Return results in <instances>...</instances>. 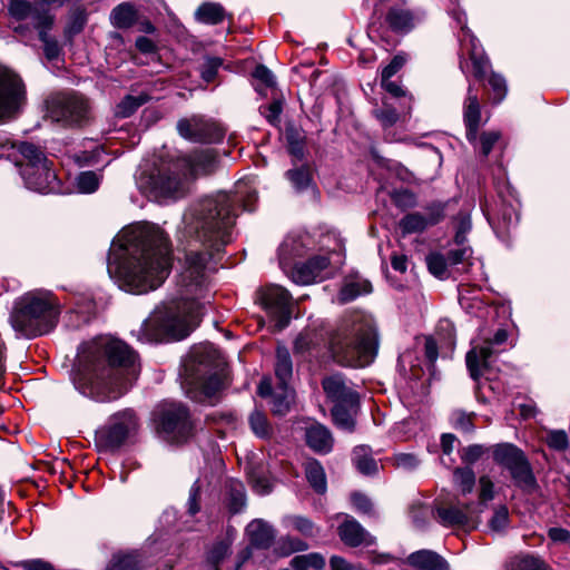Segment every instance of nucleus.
Returning a JSON list of instances; mask_svg holds the SVG:
<instances>
[{"label": "nucleus", "instance_id": "nucleus-22", "mask_svg": "<svg viewBox=\"0 0 570 570\" xmlns=\"http://www.w3.org/2000/svg\"><path fill=\"white\" fill-rule=\"evenodd\" d=\"M338 535L344 544L356 548L375 544V537L367 532L355 519L346 518L338 527Z\"/></svg>", "mask_w": 570, "mask_h": 570}, {"label": "nucleus", "instance_id": "nucleus-34", "mask_svg": "<svg viewBox=\"0 0 570 570\" xmlns=\"http://www.w3.org/2000/svg\"><path fill=\"white\" fill-rule=\"evenodd\" d=\"M188 163L193 175H206L215 168L216 154L209 148L200 150L191 155Z\"/></svg>", "mask_w": 570, "mask_h": 570}, {"label": "nucleus", "instance_id": "nucleus-55", "mask_svg": "<svg viewBox=\"0 0 570 570\" xmlns=\"http://www.w3.org/2000/svg\"><path fill=\"white\" fill-rule=\"evenodd\" d=\"M489 86L492 90V99L495 104L501 102L505 95H507V82L505 79L498 75L492 72L488 79Z\"/></svg>", "mask_w": 570, "mask_h": 570}, {"label": "nucleus", "instance_id": "nucleus-25", "mask_svg": "<svg viewBox=\"0 0 570 570\" xmlns=\"http://www.w3.org/2000/svg\"><path fill=\"white\" fill-rule=\"evenodd\" d=\"M9 13L17 20L30 19L33 27L38 29V22L42 17L53 18L47 8L39 6L38 0L29 2L27 0H11L9 3Z\"/></svg>", "mask_w": 570, "mask_h": 570}, {"label": "nucleus", "instance_id": "nucleus-9", "mask_svg": "<svg viewBox=\"0 0 570 570\" xmlns=\"http://www.w3.org/2000/svg\"><path fill=\"white\" fill-rule=\"evenodd\" d=\"M493 460L510 472L515 485L531 493L535 488V478L524 453L513 444H498L493 450Z\"/></svg>", "mask_w": 570, "mask_h": 570}, {"label": "nucleus", "instance_id": "nucleus-54", "mask_svg": "<svg viewBox=\"0 0 570 570\" xmlns=\"http://www.w3.org/2000/svg\"><path fill=\"white\" fill-rule=\"evenodd\" d=\"M249 424L253 432L259 438H266L269 434L271 428L264 413L254 411L249 415Z\"/></svg>", "mask_w": 570, "mask_h": 570}, {"label": "nucleus", "instance_id": "nucleus-13", "mask_svg": "<svg viewBox=\"0 0 570 570\" xmlns=\"http://www.w3.org/2000/svg\"><path fill=\"white\" fill-rule=\"evenodd\" d=\"M258 299L278 330L288 325L292 316L293 298L286 288L274 284L265 286L261 289Z\"/></svg>", "mask_w": 570, "mask_h": 570}, {"label": "nucleus", "instance_id": "nucleus-3", "mask_svg": "<svg viewBox=\"0 0 570 570\" xmlns=\"http://www.w3.org/2000/svg\"><path fill=\"white\" fill-rule=\"evenodd\" d=\"M137 355L122 341L99 337L80 356L75 387L85 396L109 402L122 396L137 376Z\"/></svg>", "mask_w": 570, "mask_h": 570}, {"label": "nucleus", "instance_id": "nucleus-8", "mask_svg": "<svg viewBox=\"0 0 570 570\" xmlns=\"http://www.w3.org/2000/svg\"><path fill=\"white\" fill-rule=\"evenodd\" d=\"M485 509L487 501H441L431 513L444 527L475 529Z\"/></svg>", "mask_w": 570, "mask_h": 570}, {"label": "nucleus", "instance_id": "nucleus-17", "mask_svg": "<svg viewBox=\"0 0 570 570\" xmlns=\"http://www.w3.org/2000/svg\"><path fill=\"white\" fill-rule=\"evenodd\" d=\"M450 14L455 20L456 24L461 29L459 35V41L461 47L470 45L469 53L473 63V75L476 79L481 80L485 77L489 67V61L485 59L478 49V39L473 36L471 30L466 27V16L462 10L453 9Z\"/></svg>", "mask_w": 570, "mask_h": 570}, {"label": "nucleus", "instance_id": "nucleus-39", "mask_svg": "<svg viewBox=\"0 0 570 570\" xmlns=\"http://www.w3.org/2000/svg\"><path fill=\"white\" fill-rule=\"evenodd\" d=\"M497 233L509 232L519 222V214L512 205H503L498 215L497 223L488 218Z\"/></svg>", "mask_w": 570, "mask_h": 570}, {"label": "nucleus", "instance_id": "nucleus-4", "mask_svg": "<svg viewBox=\"0 0 570 570\" xmlns=\"http://www.w3.org/2000/svg\"><path fill=\"white\" fill-rule=\"evenodd\" d=\"M328 352L345 366L371 364L379 350V334L373 318L362 312L346 313L328 333Z\"/></svg>", "mask_w": 570, "mask_h": 570}, {"label": "nucleus", "instance_id": "nucleus-41", "mask_svg": "<svg viewBox=\"0 0 570 570\" xmlns=\"http://www.w3.org/2000/svg\"><path fill=\"white\" fill-rule=\"evenodd\" d=\"M372 292V284L368 281H353L346 283L340 291L338 301L341 303H347L355 299L362 294Z\"/></svg>", "mask_w": 570, "mask_h": 570}, {"label": "nucleus", "instance_id": "nucleus-24", "mask_svg": "<svg viewBox=\"0 0 570 570\" xmlns=\"http://www.w3.org/2000/svg\"><path fill=\"white\" fill-rule=\"evenodd\" d=\"M306 444L314 452L327 454L334 446L332 432L323 424L314 422L305 429Z\"/></svg>", "mask_w": 570, "mask_h": 570}, {"label": "nucleus", "instance_id": "nucleus-50", "mask_svg": "<svg viewBox=\"0 0 570 570\" xmlns=\"http://www.w3.org/2000/svg\"><path fill=\"white\" fill-rule=\"evenodd\" d=\"M373 114L384 128L392 127L399 120V112L396 109L386 102H384L381 108L374 109Z\"/></svg>", "mask_w": 570, "mask_h": 570}, {"label": "nucleus", "instance_id": "nucleus-53", "mask_svg": "<svg viewBox=\"0 0 570 570\" xmlns=\"http://www.w3.org/2000/svg\"><path fill=\"white\" fill-rule=\"evenodd\" d=\"M253 77L262 85L256 86V90L261 94H263V89L273 88L276 83L273 72L264 65H259L255 68Z\"/></svg>", "mask_w": 570, "mask_h": 570}, {"label": "nucleus", "instance_id": "nucleus-1", "mask_svg": "<svg viewBox=\"0 0 570 570\" xmlns=\"http://www.w3.org/2000/svg\"><path fill=\"white\" fill-rule=\"evenodd\" d=\"M257 191L250 179H240L234 195L218 193L200 199L184 215L180 244L184 264L178 275V296L156 307L136 334L142 343L183 340L199 322L203 304L209 289V274L215 271V256L229 240L236 217L235 202L252 212Z\"/></svg>", "mask_w": 570, "mask_h": 570}, {"label": "nucleus", "instance_id": "nucleus-45", "mask_svg": "<svg viewBox=\"0 0 570 570\" xmlns=\"http://www.w3.org/2000/svg\"><path fill=\"white\" fill-rule=\"evenodd\" d=\"M147 98L148 97L146 95L126 96L117 106V115L121 117H129L147 101Z\"/></svg>", "mask_w": 570, "mask_h": 570}, {"label": "nucleus", "instance_id": "nucleus-20", "mask_svg": "<svg viewBox=\"0 0 570 570\" xmlns=\"http://www.w3.org/2000/svg\"><path fill=\"white\" fill-rule=\"evenodd\" d=\"M443 216V206L433 204L426 207L425 214L413 212L404 215L399 222V228L402 236L421 234L430 226H434L441 222Z\"/></svg>", "mask_w": 570, "mask_h": 570}, {"label": "nucleus", "instance_id": "nucleus-23", "mask_svg": "<svg viewBox=\"0 0 570 570\" xmlns=\"http://www.w3.org/2000/svg\"><path fill=\"white\" fill-rule=\"evenodd\" d=\"M463 119L466 128V139L471 144H475L481 120V106L478 94L474 92L472 86L468 88V95L463 106Z\"/></svg>", "mask_w": 570, "mask_h": 570}, {"label": "nucleus", "instance_id": "nucleus-33", "mask_svg": "<svg viewBox=\"0 0 570 570\" xmlns=\"http://www.w3.org/2000/svg\"><path fill=\"white\" fill-rule=\"evenodd\" d=\"M275 375L278 381L277 385H288L293 376V363L289 351L283 345L276 348Z\"/></svg>", "mask_w": 570, "mask_h": 570}, {"label": "nucleus", "instance_id": "nucleus-40", "mask_svg": "<svg viewBox=\"0 0 570 570\" xmlns=\"http://www.w3.org/2000/svg\"><path fill=\"white\" fill-rule=\"evenodd\" d=\"M217 488V480L214 475L204 474L199 476L190 488L189 499L196 500L202 497H215Z\"/></svg>", "mask_w": 570, "mask_h": 570}, {"label": "nucleus", "instance_id": "nucleus-56", "mask_svg": "<svg viewBox=\"0 0 570 570\" xmlns=\"http://www.w3.org/2000/svg\"><path fill=\"white\" fill-rule=\"evenodd\" d=\"M111 570H139V554L132 552L115 557Z\"/></svg>", "mask_w": 570, "mask_h": 570}, {"label": "nucleus", "instance_id": "nucleus-48", "mask_svg": "<svg viewBox=\"0 0 570 570\" xmlns=\"http://www.w3.org/2000/svg\"><path fill=\"white\" fill-rule=\"evenodd\" d=\"M78 190L82 194H91L98 189L99 177L94 171H83L76 178Z\"/></svg>", "mask_w": 570, "mask_h": 570}, {"label": "nucleus", "instance_id": "nucleus-18", "mask_svg": "<svg viewBox=\"0 0 570 570\" xmlns=\"http://www.w3.org/2000/svg\"><path fill=\"white\" fill-rule=\"evenodd\" d=\"M146 183L150 194L156 198L175 196L181 190L183 186V180L176 165L154 169Z\"/></svg>", "mask_w": 570, "mask_h": 570}, {"label": "nucleus", "instance_id": "nucleus-36", "mask_svg": "<svg viewBox=\"0 0 570 570\" xmlns=\"http://www.w3.org/2000/svg\"><path fill=\"white\" fill-rule=\"evenodd\" d=\"M286 178L297 193H303L314 187L312 170L307 165H302L286 171Z\"/></svg>", "mask_w": 570, "mask_h": 570}, {"label": "nucleus", "instance_id": "nucleus-2", "mask_svg": "<svg viewBox=\"0 0 570 570\" xmlns=\"http://www.w3.org/2000/svg\"><path fill=\"white\" fill-rule=\"evenodd\" d=\"M171 267V244L164 229L140 222L125 227L114 239L108 273L118 286L132 294L159 287Z\"/></svg>", "mask_w": 570, "mask_h": 570}, {"label": "nucleus", "instance_id": "nucleus-12", "mask_svg": "<svg viewBox=\"0 0 570 570\" xmlns=\"http://www.w3.org/2000/svg\"><path fill=\"white\" fill-rule=\"evenodd\" d=\"M137 429L138 419L132 410L127 409L112 414L98 431V438L106 448L117 449L136 433Z\"/></svg>", "mask_w": 570, "mask_h": 570}, {"label": "nucleus", "instance_id": "nucleus-61", "mask_svg": "<svg viewBox=\"0 0 570 570\" xmlns=\"http://www.w3.org/2000/svg\"><path fill=\"white\" fill-rule=\"evenodd\" d=\"M438 335L443 340L448 347L453 348L455 345V331L452 322L449 320L440 321L438 325Z\"/></svg>", "mask_w": 570, "mask_h": 570}, {"label": "nucleus", "instance_id": "nucleus-51", "mask_svg": "<svg viewBox=\"0 0 570 570\" xmlns=\"http://www.w3.org/2000/svg\"><path fill=\"white\" fill-rule=\"evenodd\" d=\"M546 442L554 451H566L569 448V438L563 430H551L548 432Z\"/></svg>", "mask_w": 570, "mask_h": 570}, {"label": "nucleus", "instance_id": "nucleus-15", "mask_svg": "<svg viewBox=\"0 0 570 570\" xmlns=\"http://www.w3.org/2000/svg\"><path fill=\"white\" fill-rule=\"evenodd\" d=\"M177 130L183 138L194 142L213 144L224 136L216 122L202 116L180 119L177 122Z\"/></svg>", "mask_w": 570, "mask_h": 570}, {"label": "nucleus", "instance_id": "nucleus-64", "mask_svg": "<svg viewBox=\"0 0 570 570\" xmlns=\"http://www.w3.org/2000/svg\"><path fill=\"white\" fill-rule=\"evenodd\" d=\"M229 552V544L225 541H219L213 546L208 553V560L217 568L218 563L226 558ZM218 570V569H216Z\"/></svg>", "mask_w": 570, "mask_h": 570}, {"label": "nucleus", "instance_id": "nucleus-30", "mask_svg": "<svg viewBox=\"0 0 570 570\" xmlns=\"http://www.w3.org/2000/svg\"><path fill=\"white\" fill-rule=\"evenodd\" d=\"M53 24V18L42 17L38 22L39 39L43 43V53L49 61H53L59 58L61 48L59 42L48 35V31Z\"/></svg>", "mask_w": 570, "mask_h": 570}, {"label": "nucleus", "instance_id": "nucleus-16", "mask_svg": "<svg viewBox=\"0 0 570 570\" xmlns=\"http://www.w3.org/2000/svg\"><path fill=\"white\" fill-rule=\"evenodd\" d=\"M186 395L199 403H214L216 394L223 386V381L217 372L197 371L196 376L187 379L184 384Z\"/></svg>", "mask_w": 570, "mask_h": 570}, {"label": "nucleus", "instance_id": "nucleus-57", "mask_svg": "<svg viewBox=\"0 0 570 570\" xmlns=\"http://www.w3.org/2000/svg\"><path fill=\"white\" fill-rule=\"evenodd\" d=\"M223 65V60L218 57H208L205 59L200 68V76L206 82L215 79L218 69Z\"/></svg>", "mask_w": 570, "mask_h": 570}, {"label": "nucleus", "instance_id": "nucleus-42", "mask_svg": "<svg viewBox=\"0 0 570 570\" xmlns=\"http://www.w3.org/2000/svg\"><path fill=\"white\" fill-rule=\"evenodd\" d=\"M277 390L278 392L273 394L272 411L274 414L284 415L289 410L294 399V392L288 385H277Z\"/></svg>", "mask_w": 570, "mask_h": 570}, {"label": "nucleus", "instance_id": "nucleus-47", "mask_svg": "<svg viewBox=\"0 0 570 570\" xmlns=\"http://www.w3.org/2000/svg\"><path fill=\"white\" fill-rule=\"evenodd\" d=\"M426 265L431 274L439 278L446 275V267L450 265L446 257L440 253H431L426 256Z\"/></svg>", "mask_w": 570, "mask_h": 570}, {"label": "nucleus", "instance_id": "nucleus-7", "mask_svg": "<svg viewBox=\"0 0 570 570\" xmlns=\"http://www.w3.org/2000/svg\"><path fill=\"white\" fill-rule=\"evenodd\" d=\"M46 116L65 127H79L90 119L89 100L77 91L56 92L46 101Z\"/></svg>", "mask_w": 570, "mask_h": 570}, {"label": "nucleus", "instance_id": "nucleus-32", "mask_svg": "<svg viewBox=\"0 0 570 570\" xmlns=\"http://www.w3.org/2000/svg\"><path fill=\"white\" fill-rule=\"evenodd\" d=\"M358 405L335 404L332 409L333 422L337 429L352 433L355 430V416Z\"/></svg>", "mask_w": 570, "mask_h": 570}, {"label": "nucleus", "instance_id": "nucleus-19", "mask_svg": "<svg viewBox=\"0 0 570 570\" xmlns=\"http://www.w3.org/2000/svg\"><path fill=\"white\" fill-rule=\"evenodd\" d=\"M289 269V277L296 284L309 285L322 282L331 275L330 258L325 255H317L305 263L294 264Z\"/></svg>", "mask_w": 570, "mask_h": 570}, {"label": "nucleus", "instance_id": "nucleus-43", "mask_svg": "<svg viewBox=\"0 0 570 570\" xmlns=\"http://www.w3.org/2000/svg\"><path fill=\"white\" fill-rule=\"evenodd\" d=\"M224 8L218 3H203L196 11L199 21L209 24H217L224 20Z\"/></svg>", "mask_w": 570, "mask_h": 570}, {"label": "nucleus", "instance_id": "nucleus-38", "mask_svg": "<svg viewBox=\"0 0 570 570\" xmlns=\"http://www.w3.org/2000/svg\"><path fill=\"white\" fill-rule=\"evenodd\" d=\"M325 566V558L318 552L298 554L291 560V567L293 570H323Z\"/></svg>", "mask_w": 570, "mask_h": 570}, {"label": "nucleus", "instance_id": "nucleus-5", "mask_svg": "<svg viewBox=\"0 0 570 570\" xmlns=\"http://www.w3.org/2000/svg\"><path fill=\"white\" fill-rule=\"evenodd\" d=\"M59 313L58 303L49 291L35 289L14 301L9 320L14 332L31 338L53 330Z\"/></svg>", "mask_w": 570, "mask_h": 570}, {"label": "nucleus", "instance_id": "nucleus-46", "mask_svg": "<svg viewBox=\"0 0 570 570\" xmlns=\"http://www.w3.org/2000/svg\"><path fill=\"white\" fill-rule=\"evenodd\" d=\"M472 228L471 217L468 212H460L455 218V236L454 242L456 245H464L466 235Z\"/></svg>", "mask_w": 570, "mask_h": 570}, {"label": "nucleus", "instance_id": "nucleus-35", "mask_svg": "<svg viewBox=\"0 0 570 570\" xmlns=\"http://www.w3.org/2000/svg\"><path fill=\"white\" fill-rule=\"evenodd\" d=\"M305 474L315 493L318 495L325 494L327 489L326 476L322 464L317 460L311 459L306 461Z\"/></svg>", "mask_w": 570, "mask_h": 570}, {"label": "nucleus", "instance_id": "nucleus-31", "mask_svg": "<svg viewBox=\"0 0 570 570\" xmlns=\"http://www.w3.org/2000/svg\"><path fill=\"white\" fill-rule=\"evenodd\" d=\"M352 461L356 470L364 475H374L379 471V464L373 458L372 449L367 445L355 446Z\"/></svg>", "mask_w": 570, "mask_h": 570}, {"label": "nucleus", "instance_id": "nucleus-60", "mask_svg": "<svg viewBox=\"0 0 570 570\" xmlns=\"http://www.w3.org/2000/svg\"><path fill=\"white\" fill-rule=\"evenodd\" d=\"M508 523H509V510L507 507L501 505L494 511V513L489 522V525H490L491 530L500 532V531H503L508 527Z\"/></svg>", "mask_w": 570, "mask_h": 570}, {"label": "nucleus", "instance_id": "nucleus-28", "mask_svg": "<svg viewBox=\"0 0 570 570\" xmlns=\"http://www.w3.org/2000/svg\"><path fill=\"white\" fill-rule=\"evenodd\" d=\"M305 247L306 246L302 237H288L282 243L278 249V257L279 265L285 273H288L295 257H299L305 254Z\"/></svg>", "mask_w": 570, "mask_h": 570}, {"label": "nucleus", "instance_id": "nucleus-10", "mask_svg": "<svg viewBox=\"0 0 570 570\" xmlns=\"http://www.w3.org/2000/svg\"><path fill=\"white\" fill-rule=\"evenodd\" d=\"M157 431L160 436L173 443L185 441L191 432L188 409L178 403L165 405L157 417Z\"/></svg>", "mask_w": 570, "mask_h": 570}, {"label": "nucleus", "instance_id": "nucleus-63", "mask_svg": "<svg viewBox=\"0 0 570 570\" xmlns=\"http://www.w3.org/2000/svg\"><path fill=\"white\" fill-rule=\"evenodd\" d=\"M405 62L406 57L404 55H395L390 63L383 68L381 79H391L401 70Z\"/></svg>", "mask_w": 570, "mask_h": 570}, {"label": "nucleus", "instance_id": "nucleus-59", "mask_svg": "<svg viewBox=\"0 0 570 570\" xmlns=\"http://www.w3.org/2000/svg\"><path fill=\"white\" fill-rule=\"evenodd\" d=\"M510 570H547L543 562L534 557H522L520 559H515L511 566Z\"/></svg>", "mask_w": 570, "mask_h": 570}, {"label": "nucleus", "instance_id": "nucleus-52", "mask_svg": "<svg viewBox=\"0 0 570 570\" xmlns=\"http://www.w3.org/2000/svg\"><path fill=\"white\" fill-rule=\"evenodd\" d=\"M393 461H394V465L397 469H401V470L407 471V472H412V471L416 470L421 464V460L414 453H403V452L396 453L393 456Z\"/></svg>", "mask_w": 570, "mask_h": 570}, {"label": "nucleus", "instance_id": "nucleus-37", "mask_svg": "<svg viewBox=\"0 0 570 570\" xmlns=\"http://www.w3.org/2000/svg\"><path fill=\"white\" fill-rule=\"evenodd\" d=\"M137 20V11L132 4L124 2L118 4L110 14L111 24L119 29L131 27Z\"/></svg>", "mask_w": 570, "mask_h": 570}, {"label": "nucleus", "instance_id": "nucleus-44", "mask_svg": "<svg viewBox=\"0 0 570 570\" xmlns=\"http://www.w3.org/2000/svg\"><path fill=\"white\" fill-rule=\"evenodd\" d=\"M454 484L461 490L462 495L472 492L475 484V474L469 466L456 468L453 472Z\"/></svg>", "mask_w": 570, "mask_h": 570}, {"label": "nucleus", "instance_id": "nucleus-14", "mask_svg": "<svg viewBox=\"0 0 570 570\" xmlns=\"http://www.w3.org/2000/svg\"><path fill=\"white\" fill-rule=\"evenodd\" d=\"M24 85L13 71L0 66V120L12 116L24 100Z\"/></svg>", "mask_w": 570, "mask_h": 570}, {"label": "nucleus", "instance_id": "nucleus-29", "mask_svg": "<svg viewBox=\"0 0 570 570\" xmlns=\"http://www.w3.org/2000/svg\"><path fill=\"white\" fill-rule=\"evenodd\" d=\"M389 27L395 32H409L414 27L412 11L403 6L391 7L385 18Z\"/></svg>", "mask_w": 570, "mask_h": 570}, {"label": "nucleus", "instance_id": "nucleus-62", "mask_svg": "<svg viewBox=\"0 0 570 570\" xmlns=\"http://www.w3.org/2000/svg\"><path fill=\"white\" fill-rule=\"evenodd\" d=\"M392 198H393V202L396 205V207L402 208V209L411 208L416 205L415 195L407 189H402V190L395 191L393 194Z\"/></svg>", "mask_w": 570, "mask_h": 570}, {"label": "nucleus", "instance_id": "nucleus-6", "mask_svg": "<svg viewBox=\"0 0 570 570\" xmlns=\"http://www.w3.org/2000/svg\"><path fill=\"white\" fill-rule=\"evenodd\" d=\"M18 151L24 159V164L21 165V176L28 189L42 194L60 191L52 161L37 146L21 142Z\"/></svg>", "mask_w": 570, "mask_h": 570}, {"label": "nucleus", "instance_id": "nucleus-11", "mask_svg": "<svg viewBox=\"0 0 570 570\" xmlns=\"http://www.w3.org/2000/svg\"><path fill=\"white\" fill-rule=\"evenodd\" d=\"M508 331L498 328L492 337L476 343L466 354V366L473 380H478L489 368L491 358L498 355L508 340Z\"/></svg>", "mask_w": 570, "mask_h": 570}, {"label": "nucleus", "instance_id": "nucleus-27", "mask_svg": "<svg viewBox=\"0 0 570 570\" xmlns=\"http://www.w3.org/2000/svg\"><path fill=\"white\" fill-rule=\"evenodd\" d=\"M250 546L257 549L269 548L275 539L274 529L263 520H253L246 528Z\"/></svg>", "mask_w": 570, "mask_h": 570}, {"label": "nucleus", "instance_id": "nucleus-58", "mask_svg": "<svg viewBox=\"0 0 570 570\" xmlns=\"http://www.w3.org/2000/svg\"><path fill=\"white\" fill-rule=\"evenodd\" d=\"M452 425L462 432L469 433L473 431L472 414H468L461 410H455L451 414Z\"/></svg>", "mask_w": 570, "mask_h": 570}, {"label": "nucleus", "instance_id": "nucleus-21", "mask_svg": "<svg viewBox=\"0 0 570 570\" xmlns=\"http://www.w3.org/2000/svg\"><path fill=\"white\" fill-rule=\"evenodd\" d=\"M323 389L326 395L336 404L358 405L360 397L357 392L350 386L345 377L341 374H333L323 380Z\"/></svg>", "mask_w": 570, "mask_h": 570}, {"label": "nucleus", "instance_id": "nucleus-49", "mask_svg": "<svg viewBox=\"0 0 570 570\" xmlns=\"http://www.w3.org/2000/svg\"><path fill=\"white\" fill-rule=\"evenodd\" d=\"M249 482L257 495H267L272 490L269 478L262 471H253L249 474Z\"/></svg>", "mask_w": 570, "mask_h": 570}, {"label": "nucleus", "instance_id": "nucleus-26", "mask_svg": "<svg viewBox=\"0 0 570 570\" xmlns=\"http://www.w3.org/2000/svg\"><path fill=\"white\" fill-rule=\"evenodd\" d=\"M407 563L416 570H448L449 562L438 552L423 549L412 552Z\"/></svg>", "mask_w": 570, "mask_h": 570}]
</instances>
